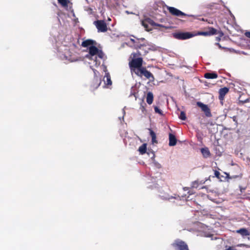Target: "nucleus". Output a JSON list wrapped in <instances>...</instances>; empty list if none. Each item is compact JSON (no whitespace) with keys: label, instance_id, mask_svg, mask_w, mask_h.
<instances>
[{"label":"nucleus","instance_id":"f257e3e1","mask_svg":"<svg viewBox=\"0 0 250 250\" xmlns=\"http://www.w3.org/2000/svg\"><path fill=\"white\" fill-rule=\"evenodd\" d=\"M131 41L134 43L136 48L138 49V53L139 55H145L148 52V50L149 49L148 46L144 43H140V40L139 39H137L136 41L131 39Z\"/></svg>","mask_w":250,"mask_h":250},{"label":"nucleus","instance_id":"f03ea898","mask_svg":"<svg viewBox=\"0 0 250 250\" xmlns=\"http://www.w3.org/2000/svg\"><path fill=\"white\" fill-rule=\"evenodd\" d=\"M174 38L179 40H185L195 36L193 32H177L172 33Z\"/></svg>","mask_w":250,"mask_h":250},{"label":"nucleus","instance_id":"7ed1b4c3","mask_svg":"<svg viewBox=\"0 0 250 250\" xmlns=\"http://www.w3.org/2000/svg\"><path fill=\"white\" fill-rule=\"evenodd\" d=\"M134 72L137 76L140 77L144 76L146 78L149 79L151 81L154 80L153 74L150 72L148 71L145 67H143L139 69H136V70H134Z\"/></svg>","mask_w":250,"mask_h":250},{"label":"nucleus","instance_id":"20e7f679","mask_svg":"<svg viewBox=\"0 0 250 250\" xmlns=\"http://www.w3.org/2000/svg\"><path fill=\"white\" fill-rule=\"evenodd\" d=\"M143 59L142 58H133L129 62V65L132 71L136 70L143 67Z\"/></svg>","mask_w":250,"mask_h":250},{"label":"nucleus","instance_id":"39448f33","mask_svg":"<svg viewBox=\"0 0 250 250\" xmlns=\"http://www.w3.org/2000/svg\"><path fill=\"white\" fill-rule=\"evenodd\" d=\"M172 246L176 250H189L187 244L180 239L175 240Z\"/></svg>","mask_w":250,"mask_h":250},{"label":"nucleus","instance_id":"423d86ee","mask_svg":"<svg viewBox=\"0 0 250 250\" xmlns=\"http://www.w3.org/2000/svg\"><path fill=\"white\" fill-rule=\"evenodd\" d=\"M142 24L144 27L145 29L147 31L151 30V27H150L149 25L151 26H158L160 27H165L161 24L156 23L152 20L150 18H147L143 21L142 22Z\"/></svg>","mask_w":250,"mask_h":250},{"label":"nucleus","instance_id":"0eeeda50","mask_svg":"<svg viewBox=\"0 0 250 250\" xmlns=\"http://www.w3.org/2000/svg\"><path fill=\"white\" fill-rule=\"evenodd\" d=\"M94 23L98 32H105L107 31V24L104 21L97 20L94 21Z\"/></svg>","mask_w":250,"mask_h":250},{"label":"nucleus","instance_id":"6e6552de","mask_svg":"<svg viewBox=\"0 0 250 250\" xmlns=\"http://www.w3.org/2000/svg\"><path fill=\"white\" fill-rule=\"evenodd\" d=\"M167 9L168 10L169 12L173 16H177V17H182V16L190 17V16H191V15H189L185 14V13L182 12L181 11L179 10V9H178L174 7L168 6L167 7Z\"/></svg>","mask_w":250,"mask_h":250},{"label":"nucleus","instance_id":"1a4fd4ad","mask_svg":"<svg viewBox=\"0 0 250 250\" xmlns=\"http://www.w3.org/2000/svg\"><path fill=\"white\" fill-rule=\"evenodd\" d=\"M217 33V30L213 27H209L208 31H199L197 33H194L195 36L202 35L205 36L215 35Z\"/></svg>","mask_w":250,"mask_h":250},{"label":"nucleus","instance_id":"9d476101","mask_svg":"<svg viewBox=\"0 0 250 250\" xmlns=\"http://www.w3.org/2000/svg\"><path fill=\"white\" fill-rule=\"evenodd\" d=\"M99 49L94 45L89 47L88 54L86 55V58L89 60H92V57L97 55L98 53Z\"/></svg>","mask_w":250,"mask_h":250},{"label":"nucleus","instance_id":"9b49d317","mask_svg":"<svg viewBox=\"0 0 250 250\" xmlns=\"http://www.w3.org/2000/svg\"><path fill=\"white\" fill-rule=\"evenodd\" d=\"M197 105L201 108L203 111L204 112L207 117H209L211 116L210 110L207 105L200 102L197 103Z\"/></svg>","mask_w":250,"mask_h":250},{"label":"nucleus","instance_id":"f8f14e48","mask_svg":"<svg viewBox=\"0 0 250 250\" xmlns=\"http://www.w3.org/2000/svg\"><path fill=\"white\" fill-rule=\"evenodd\" d=\"M229 88L227 87L220 88L219 91V100L223 101L224 99L225 96L227 93H228Z\"/></svg>","mask_w":250,"mask_h":250},{"label":"nucleus","instance_id":"ddd939ff","mask_svg":"<svg viewBox=\"0 0 250 250\" xmlns=\"http://www.w3.org/2000/svg\"><path fill=\"white\" fill-rule=\"evenodd\" d=\"M96 44V42L95 41L91 39H88L82 42V46L84 47H87L93 45H95Z\"/></svg>","mask_w":250,"mask_h":250},{"label":"nucleus","instance_id":"4468645a","mask_svg":"<svg viewBox=\"0 0 250 250\" xmlns=\"http://www.w3.org/2000/svg\"><path fill=\"white\" fill-rule=\"evenodd\" d=\"M140 104V110L141 111L142 115L145 116H146L147 113V110L146 109V104L142 100Z\"/></svg>","mask_w":250,"mask_h":250},{"label":"nucleus","instance_id":"2eb2a0df","mask_svg":"<svg viewBox=\"0 0 250 250\" xmlns=\"http://www.w3.org/2000/svg\"><path fill=\"white\" fill-rule=\"evenodd\" d=\"M177 143V139L174 135L169 133V146H174Z\"/></svg>","mask_w":250,"mask_h":250},{"label":"nucleus","instance_id":"dca6fc26","mask_svg":"<svg viewBox=\"0 0 250 250\" xmlns=\"http://www.w3.org/2000/svg\"><path fill=\"white\" fill-rule=\"evenodd\" d=\"M201 152L203 155V156L205 158H207L211 156V153L208 147L202 148L201 149Z\"/></svg>","mask_w":250,"mask_h":250},{"label":"nucleus","instance_id":"f3484780","mask_svg":"<svg viewBox=\"0 0 250 250\" xmlns=\"http://www.w3.org/2000/svg\"><path fill=\"white\" fill-rule=\"evenodd\" d=\"M236 232L241 234L242 236H246L250 235V232L245 228H241L237 230Z\"/></svg>","mask_w":250,"mask_h":250},{"label":"nucleus","instance_id":"a211bd4d","mask_svg":"<svg viewBox=\"0 0 250 250\" xmlns=\"http://www.w3.org/2000/svg\"><path fill=\"white\" fill-rule=\"evenodd\" d=\"M204 77L208 79H216L218 77V75L215 72L206 73L204 74Z\"/></svg>","mask_w":250,"mask_h":250},{"label":"nucleus","instance_id":"6ab92c4d","mask_svg":"<svg viewBox=\"0 0 250 250\" xmlns=\"http://www.w3.org/2000/svg\"><path fill=\"white\" fill-rule=\"evenodd\" d=\"M93 83H94L93 86L96 88H98L101 83V78L95 75L94 77Z\"/></svg>","mask_w":250,"mask_h":250},{"label":"nucleus","instance_id":"aec40b11","mask_svg":"<svg viewBox=\"0 0 250 250\" xmlns=\"http://www.w3.org/2000/svg\"><path fill=\"white\" fill-rule=\"evenodd\" d=\"M153 94L151 92H148L146 95V102L148 104H152L153 101Z\"/></svg>","mask_w":250,"mask_h":250},{"label":"nucleus","instance_id":"412c9836","mask_svg":"<svg viewBox=\"0 0 250 250\" xmlns=\"http://www.w3.org/2000/svg\"><path fill=\"white\" fill-rule=\"evenodd\" d=\"M105 84L107 86H110L112 84V81L111 80L110 76L109 73H106L104 80Z\"/></svg>","mask_w":250,"mask_h":250},{"label":"nucleus","instance_id":"4be33fe9","mask_svg":"<svg viewBox=\"0 0 250 250\" xmlns=\"http://www.w3.org/2000/svg\"><path fill=\"white\" fill-rule=\"evenodd\" d=\"M149 134L152 138V143H157V140L156 138V135L155 133L151 129H149Z\"/></svg>","mask_w":250,"mask_h":250},{"label":"nucleus","instance_id":"5701e85b","mask_svg":"<svg viewBox=\"0 0 250 250\" xmlns=\"http://www.w3.org/2000/svg\"><path fill=\"white\" fill-rule=\"evenodd\" d=\"M146 144H143L139 148V151L141 154H144L146 151Z\"/></svg>","mask_w":250,"mask_h":250},{"label":"nucleus","instance_id":"b1692460","mask_svg":"<svg viewBox=\"0 0 250 250\" xmlns=\"http://www.w3.org/2000/svg\"><path fill=\"white\" fill-rule=\"evenodd\" d=\"M58 3L63 7H67L69 2L68 0H58Z\"/></svg>","mask_w":250,"mask_h":250},{"label":"nucleus","instance_id":"393cba45","mask_svg":"<svg viewBox=\"0 0 250 250\" xmlns=\"http://www.w3.org/2000/svg\"><path fill=\"white\" fill-rule=\"evenodd\" d=\"M179 118L183 120V121H185L187 119V117H186V113L184 111H181L180 112V114L179 116Z\"/></svg>","mask_w":250,"mask_h":250},{"label":"nucleus","instance_id":"a878e982","mask_svg":"<svg viewBox=\"0 0 250 250\" xmlns=\"http://www.w3.org/2000/svg\"><path fill=\"white\" fill-rule=\"evenodd\" d=\"M154 111L156 113L159 114L161 115H163L162 111L157 106H154Z\"/></svg>","mask_w":250,"mask_h":250},{"label":"nucleus","instance_id":"bb28decb","mask_svg":"<svg viewBox=\"0 0 250 250\" xmlns=\"http://www.w3.org/2000/svg\"><path fill=\"white\" fill-rule=\"evenodd\" d=\"M97 55L100 58H101V59L104 58V54L102 50H99L98 53H97Z\"/></svg>","mask_w":250,"mask_h":250},{"label":"nucleus","instance_id":"cd10ccee","mask_svg":"<svg viewBox=\"0 0 250 250\" xmlns=\"http://www.w3.org/2000/svg\"><path fill=\"white\" fill-rule=\"evenodd\" d=\"M220 172L218 171H217V170H215L214 171V175H215V177H216L218 178H220Z\"/></svg>","mask_w":250,"mask_h":250},{"label":"nucleus","instance_id":"c85d7f7f","mask_svg":"<svg viewBox=\"0 0 250 250\" xmlns=\"http://www.w3.org/2000/svg\"><path fill=\"white\" fill-rule=\"evenodd\" d=\"M197 185H198L197 182H196V181H195V182H194L193 183V184H192V187H193V188H197L198 187Z\"/></svg>","mask_w":250,"mask_h":250},{"label":"nucleus","instance_id":"c756f323","mask_svg":"<svg viewBox=\"0 0 250 250\" xmlns=\"http://www.w3.org/2000/svg\"><path fill=\"white\" fill-rule=\"evenodd\" d=\"M245 36L249 38H250V31H247L245 33Z\"/></svg>","mask_w":250,"mask_h":250},{"label":"nucleus","instance_id":"7c9ffc66","mask_svg":"<svg viewBox=\"0 0 250 250\" xmlns=\"http://www.w3.org/2000/svg\"><path fill=\"white\" fill-rule=\"evenodd\" d=\"M238 247H248V245H247L246 244H239V245H238Z\"/></svg>","mask_w":250,"mask_h":250},{"label":"nucleus","instance_id":"2f4dec72","mask_svg":"<svg viewBox=\"0 0 250 250\" xmlns=\"http://www.w3.org/2000/svg\"><path fill=\"white\" fill-rule=\"evenodd\" d=\"M226 250H237L232 247H229Z\"/></svg>","mask_w":250,"mask_h":250},{"label":"nucleus","instance_id":"473e14b6","mask_svg":"<svg viewBox=\"0 0 250 250\" xmlns=\"http://www.w3.org/2000/svg\"><path fill=\"white\" fill-rule=\"evenodd\" d=\"M217 45H218L219 48H221V46L220 44L219 43H217Z\"/></svg>","mask_w":250,"mask_h":250},{"label":"nucleus","instance_id":"72a5a7b5","mask_svg":"<svg viewBox=\"0 0 250 250\" xmlns=\"http://www.w3.org/2000/svg\"><path fill=\"white\" fill-rule=\"evenodd\" d=\"M136 54H135V53H134V54H133V57H136Z\"/></svg>","mask_w":250,"mask_h":250},{"label":"nucleus","instance_id":"f704fd0d","mask_svg":"<svg viewBox=\"0 0 250 250\" xmlns=\"http://www.w3.org/2000/svg\"><path fill=\"white\" fill-rule=\"evenodd\" d=\"M243 190H245V188H243ZM241 191L242 192V188H241Z\"/></svg>","mask_w":250,"mask_h":250},{"label":"nucleus","instance_id":"c9c22d12","mask_svg":"<svg viewBox=\"0 0 250 250\" xmlns=\"http://www.w3.org/2000/svg\"><path fill=\"white\" fill-rule=\"evenodd\" d=\"M144 40H145V39H142V41H144Z\"/></svg>","mask_w":250,"mask_h":250},{"label":"nucleus","instance_id":"e433bc0d","mask_svg":"<svg viewBox=\"0 0 250 250\" xmlns=\"http://www.w3.org/2000/svg\"><path fill=\"white\" fill-rule=\"evenodd\" d=\"M246 101H244V102H242L243 103H244L245 102H246Z\"/></svg>","mask_w":250,"mask_h":250},{"label":"nucleus","instance_id":"4c0bfd02","mask_svg":"<svg viewBox=\"0 0 250 250\" xmlns=\"http://www.w3.org/2000/svg\"><path fill=\"white\" fill-rule=\"evenodd\" d=\"M76 60H71V62H73L74 61H75Z\"/></svg>","mask_w":250,"mask_h":250},{"label":"nucleus","instance_id":"58836bf2","mask_svg":"<svg viewBox=\"0 0 250 250\" xmlns=\"http://www.w3.org/2000/svg\"><path fill=\"white\" fill-rule=\"evenodd\" d=\"M238 177V176H234V177H235V178H236V177Z\"/></svg>","mask_w":250,"mask_h":250}]
</instances>
